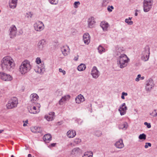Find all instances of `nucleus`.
Masks as SVG:
<instances>
[{"instance_id":"obj_29","label":"nucleus","mask_w":157,"mask_h":157,"mask_svg":"<svg viewBox=\"0 0 157 157\" xmlns=\"http://www.w3.org/2000/svg\"><path fill=\"white\" fill-rule=\"evenodd\" d=\"M86 68V65L83 63L80 64L77 67V69L79 71L84 70Z\"/></svg>"},{"instance_id":"obj_51","label":"nucleus","mask_w":157,"mask_h":157,"mask_svg":"<svg viewBox=\"0 0 157 157\" xmlns=\"http://www.w3.org/2000/svg\"><path fill=\"white\" fill-rule=\"evenodd\" d=\"M140 77H141V75L140 74L138 75L137 78L135 79V81L136 82H138L139 81Z\"/></svg>"},{"instance_id":"obj_4","label":"nucleus","mask_w":157,"mask_h":157,"mask_svg":"<svg viewBox=\"0 0 157 157\" xmlns=\"http://www.w3.org/2000/svg\"><path fill=\"white\" fill-rule=\"evenodd\" d=\"M18 101L17 98L13 97L11 98L8 101L6 104L7 108L12 109L17 107Z\"/></svg>"},{"instance_id":"obj_38","label":"nucleus","mask_w":157,"mask_h":157,"mask_svg":"<svg viewBox=\"0 0 157 157\" xmlns=\"http://www.w3.org/2000/svg\"><path fill=\"white\" fill-rule=\"evenodd\" d=\"M33 14L30 12H28L26 13L25 17L27 18H31L32 17Z\"/></svg>"},{"instance_id":"obj_54","label":"nucleus","mask_w":157,"mask_h":157,"mask_svg":"<svg viewBox=\"0 0 157 157\" xmlns=\"http://www.w3.org/2000/svg\"><path fill=\"white\" fill-rule=\"evenodd\" d=\"M122 94L123 95V96H127L128 95V94L127 93H125L124 92H123L122 93Z\"/></svg>"},{"instance_id":"obj_28","label":"nucleus","mask_w":157,"mask_h":157,"mask_svg":"<svg viewBox=\"0 0 157 157\" xmlns=\"http://www.w3.org/2000/svg\"><path fill=\"white\" fill-rule=\"evenodd\" d=\"M128 124L126 122H124L122 124H120L119 126L120 129L126 130L128 127Z\"/></svg>"},{"instance_id":"obj_17","label":"nucleus","mask_w":157,"mask_h":157,"mask_svg":"<svg viewBox=\"0 0 157 157\" xmlns=\"http://www.w3.org/2000/svg\"><path fill=\"white\" fill-rule=\"evenodd\" d=\"M95 21L94 17H91L89 18L88 21V26L90 28L93 27L95 25Z\"/></svg>"},{"instance_id":"obj_60","label":"nucleus","mask_w":157,"mask_h":157,"mask_svg":"<svg viewBox=\"0 0 157 157\" xmlns=\"http://www.w3.org/2000/svg\"><path fill=\"white\" fill-rule=\"evenodd\" d=\"M4 130H0V134L2 132H3Z\"/></svg>"},{"instance_id":"obj_59","label":"nucleus","mask_w":157,"mask_h":157,"mask_svg":"<svg viewBox=\"0 0 157 157\" xmlns=\"http://www.w3.org/2000/svg\"><path fill=\"white\" fill-rule=\"evenodd\" d=\"M138 13H137L136 12L135 13V16H137Z\"/></svg>"},{"instance_id":"obj_36","label":"nucleus","mask_w":157,"mask_h":157,"mask_svg":"<svg viewBox=\"0 0 157 157\" xmlns=\"http://www.w3.org/2000/svg\"><path fill=\"white\" fill-rule=\"evenodd\" d=\"M79 150V148L78 147L74 148L72 150L71 153L73 155L75 154L78 153Z\"/></svg>"},{"instance_id":"obj_13","label":"nucleus","mask_w":157,"mask_h":157,"mask_svg":"<svg viewBox=\"0 0 157 157\" xmlns=\"http://www.w3.org/2000/svg\"><path fill=\"white\" fill-rule=\"evenodd\" d=\"M127 109V107L125 106V103H124L120 106L118 111L120 112L121 115L122 116L126 113Z\"/></svg>"},{"instance_id":"obj_1","label":"nucleus","mask_w":157,"mask_h":157,"mask_svg":"<svg viewBox=\"0 0 157 157\" xmlns=\"http://www.w3.org/2000/svg\"><path fill=\"white\" fill-rule=\"evenodd\" d=\"M1 67L6 71H12L15 66L14 61L10 56H7L4 57L1 61Z\"/></svg>"},{"instance_id":"obj_22","label":"nucleus","mask_w":157,"mask_h":157,"mask_svg":"<svg viewBox=\"0 0 157 157\" xmlns=\"http://www.w3.org/2000/svg\"><path fill=\"white\" fill-rule=\"evenodd\" d=\"M115 146L117 148H118L121 149L123 148L124 147V145L123 143L122 140L120 139L115 143Z\"/></svg>"},{"instance_id":"obj_25","label":"nucleus","mask_w":157,"mask_h":157,"mask_svg":"<svg viewBox=\"0 0 157 157\" xmlns=\"http://www.w3.org/2000/svg\"><path fill=\"white\" fill-rule=\"evenodd\" d=\"M52 136L50 134H47L44 135L43 137V139L46 143H48L51 141Z\"/></svg>"},{"instance_id":"obj_6","label":"nucleus","mask_w":157,"mask_h":157,"mask_svg":"<svg viewBox=\"0 0 157 157\" xmlns=\"http://www.w3.org/2000/svg\"><path fill=\"white\" fill-rule=\"evenodd\" d=\"M153 0H144V11L145 12L149 11L152 8Z\"/></svg>"},{"instance_id":"obj_12","label":"nucleus","mask_w":157,"mask_h":157,"mask_svg":"<svg viewBox=\"0 0 157 157\" xmlns=\"http://www.w3.org/2000/svg\"><path fill=\"white\" fill-rule=\"evenodd\" d=\"M29 112L31 113L36 114L39 112V109H37V108L34 104L33 105H31L28 108Z\"/></svg>"},{"instance_id":"obj_39","label":"nucleus","mask_w":157,"mask_h":157,"mask_svg":"<svg viewBox=\"0 0 157 157\" xmlns=\"http://www.w3.org/2000/svg\"><path fill=\"white\" fill-rule=\"evenodd\" d=\"M70 96L69 95H66L63 97L62 99L64 100V101H67L69 100L70 98Z\"/></svg>"},{"instance_id":"obj_5","label":"nucleus","mask_w":157,"mask_h":157,"mask_svg":"<svg viewBox=\"0 0 157 157\" xmlns=\"http://www.w3.org/2000/svg\"><path fill=\"white\" fill-rule=\"evenodd\" d=\"M149 48L148 46H146L144 48L141 55V59L144 61H146L148 60L149 54Z\"/></svg>"},{"instance_id":"obj_10","label":"nucleus","mask_w":157,"mask_h":157,"mask_svg":"<svg viewBox=\"0 0 157 157\" xmlns=\"http://www.w3.org/2000/svg\"><path fill=\"white\" fill-rule=\"evenodd\" d=\"M91 75L92 77L95 79L97 78L100 75V72L96 66H94L91 72Z\"/></svg>"},{"instance_id":"obj_47","label":"nucleus","mask_w":157,"mask_h":157,"mask_svg":"<svg viewBox=\"0 0 157 157\" xmlns=\"http://www.w3.org/2000/svg\"><path fill=\"white\" fill-rule=\"evenodd\" d=\"M101 134V132L100 131H97L95 133V135L98 137L100 136Z\"/></svg>"},{"instance_id":"obj_31","label":"nucleus","mask_w":157,"mask_h":157,"mask_svg":"<svg viewBox=\"0 0 157 157\" xmlns=\"http://www.w3.org/2000/svg\"><path fill=\"white\" fill-rule=\"evenodd\" d=\"M98 52L100 54H102L103 52H105V48L101 45H99L98 48Z\"/></svg>"},{"instance_id":"obj_61","label":"nucleus","mask_w":157,"mask_h":157,"mask_svg":"<svg viewBox=\"0 0 157 157\" xmlns=\"http://www.w3.org/2000/svg\"><path fill=\"white\" fill-rule=\"evenodd\" d=\"M11 157H14L13 156V155H12L11 156Z\"/></svg>"},{"instance_id":"obj_34","label":"nucleus","mask_w":157,"mask_h":157,"mask_svg":"<svg viewBox=\"0 0 157 157\" xmlns=\"http://www.w3.org/2000/svg\"><path fill=\"white\" fill-rule=\"evenodd\" d=\"M35 131H33V132L35 133H40L42 131V129L40 127H35L34 128Z\"/></svg>"},{"instance_id":"obj_42","label":"nucleus","mask_w":157,"mask_h":157,"mask_svg":"<svg viewBox=\"0 0 157 157\" xmlns=\"http://www.w3.org/2000/svg\"><path fill=\"white\" fill-rule=\"evenodd\" d=\"M34 104L35 105L36 107L37 108V110H38V109H39L40 112V104L37 103L36 102H35V103H34Z\"/></svg>"},{"instance_id":"obj_44","label":"nucleus","mask_w":157,"mask_h":157,"mask_svg":"<svg viewBox=\"0 0 157 157\" xmlns=\"http://www.w3.org/2000/svg\"><path fill=\"white\" fill-rule=\"evenodd\" d=\"M114 7L113 6H108L107 7V10L109 12H111L112 11V10L113 9Z\"/></svg>"},{"instance_id":"obj_57","label":"nucleus","mask_w":157,"mask_h":157,"mask_svg":"<svg viewBox=\"0 0 157 157\" xmlns=\"http://www.w3.org/2000/svg\"><path fill=\"white\" fill-rule=\"evenodd\" d=\"M140 78L141 79L143 80V79H144V76H142V77L141 76V77H140Z\"/></svg>"},{"instance_id":"obj_14","label":"nucleus","mask_w":157,"mask_h":157,"mask_svg":"<svg viewBox=\"0 0 157 157\" xmlns=\"http://www.w3.org/2000/svg\"><path fill=\"white\" fill-rule=\"evenodd\" d=\"M55 117V113L50 112L48 114L45 115L44 118L48 121H51L53 120Z\"/></svg>"},{"instance_id":"obj_55","label":"nucleus","mask_w":157,"mask_h":157,"mask_svg":"<svg viewBox=\"0 0 157 157\" xmlns=\"http://www.w3.org/2000/svg\"><path fill=\"white\" fill-rule=\"evenodd\" d=\"M121 98L123 99H125L124 96H123L122 94L121 95Z\"/></svg>"},{"instance_id":"obj_9","label":"nucleus","mask_w":157,"mask_h":157,"mask_svg":"<svg viewBox=\"0 0 157 157\" xmlns=\"http://www.w3.org/2000/svg\"><path fill=\"white\" fill-rule=\"evenodd\" d=\"M0 78L2 80L6 81H10L13 79L12 77L10 75L3 72L0 73Z\"/></svg>"},{"instance_id":"obj_20","label":"nucleus","mask_w":157,"mask_h":157,"mask_svg":"<svg viewBox=\"0 0 157 157\" xmlns=\"http://www.w3.org/2000/svg\"><path fill=\"white\" fill-rule=\"evenodd\" d=\"M18 0H9V6L11 9L15 8L17 6Z\"/></svg>"},{"instance_id":"obj_26","label":"nucleus","mask_w":157,"mask_h":157,"mask_svg":"<svg viewBox=\"0 0 157 157\" xmlns=\"http://www.w3.org/2000/svg\"><path fill=\"white\" fill-rule=\"evenodd\" d=\"M42 66H38L37 68V70L36 71L40 74L43 73L45 71V69L44 68V63H41Z\"/></svg>"},{"instance_id":"obj_49","label":"nucleus","mask_w":157,"mask_h":157,"mask_svg":"<svg viewBox=\"0 0 157 157\" xmlns=\"http://www.w3.org/2000/svg\"><path fill=\"white\" fill-rule=\"evenodd\" d=\"M144 124L147 126L148 128H150L151 127V125L150 123H147V122H145Z\"/></svg>"},{"instance_id":"obj_7","label":"nucleus","mask_w":157,"mask_h":157,"mask_svg":"<svg viewBox=\"0 0 157 157\" xmlns=\"http://www.w3.org/2000/svg\"><path fill=\"white\" fill-rule=\"evenodd\" d=\"M9 31L10 38H13L16 36L17 31L16 26L12 25L10 27Z\"/></svg>"},{"instance_id":"obj_30","label":"nucleus","mask_w":157,"mask_h":157,"mask_svg":"<svg viewBox=\"0 0 157 157\" xmlns=\"http://www.w3.org/2000/svg\"><path fill=\"white\" fill-rule=\"evenodd\" d=\"M132 17H128V18H126L125 20V22L127 23L128 25H131L133 24V22L131 21Z\"/></svg>"},{"instance_id":"obj_50","label":"nucleus","mask_w":157,"mask_h":157,"mask_svg":"<svg viewBox=\"0 0 157 157\" xmlns=\"http://www.w3.org/2000/svg\"><path fill=\"white\" fill-rule=\"evenodd\" d=\"M59 72L63 73V75H64L66 74L65 71L62 70V68H59Z\"/></svg>"},{"instance_id":"obj_58","label":"nucleus","mask_w":157,"mask_h":157,"mask_svg":"<svg viewBox=\"0 0 157 157\" xmlns=\"http://www.w3.org/2000/svg\"><path fill=\"white\" fill-rule=\"evenodd\" d=\"M28 157H32V155L31 154H29L28 155Z\"/></svg>"},{"instance_id":"obj_19","label":"nucleus","mask_w":157,"mask_h":157,"mask_svg":"<svg viewBox=\"0 0 157 157\" xmlns=\"http://www.w3.org/2000/svg\"><path fill=\"white\" fill-rule=\"evenodd\" d=\"M69 47L67 45H64L61 48V51L62 54L64 56H67L69 51Z\"/></svg>"},{"instance_id":"obj_24","label":"nucleus","mask_w":157,"mask_h":157,"mask_svg":"<svg viewBox=\"0 0 157 157\" xmlns=\"http://www.w3.org/2000/svg\"><path fill=\"white\" fill-rule=\"evenodd\" d=\"M76 135V132L74 130H70L67 132V135L69 138H72L74 137Z\"/></svg>"},{"instance_id":"obj_46","label":"nucleus","mask_w":157,"mask_h":157,"mask_svg":"<svg viewBox=\"0 0 157 157\" xmlns=\"http://www.w3.org/2000/svg\"><path fill=\"white\" fill-rule=\"evenodd\" d=\"M36 63L37 64H39L41 63V59L39 57H37L36 58Z\"/></svg>"},{"instance_id":"obj_63","label":"nucleus","mask_w":157,"mask_h":157,"mask_svg":"<svg viewBox=\"0 0 157 157\" xmlns=\"http://www.w3.org/2000/svg\"><path fill=\"white\" fill-rule=\"evenodd\" d=\"M33 157H34V156H33Z\"/></svg>"},{"instance_id":"obj_15","label":"nucleus","mask_w":157,"mask_h":157,"mask_svg":"<svg viewBox=\"0 0 157 157\" xmlns=\"http://www.w3.org/2000/svg\"><path fill=\"white\" fill-rule=\"evenodd\" d=\"M153 81L151 79H149L147 82L146 89L147 90H150L154 86Z\"/></svg>"},{"instance_id":"obj_62","label":"nucleus","mask_w":157,"mask_h":157,"mask_svg":"<svg viewBox=\"0 0 157 157\" xmlns=\"http://www.w3.org/2000/svg\"><path fill=\"white\" fill-rule=\"evenodd\" d=\"M22 34V33H21V34Z\"/></svg>"},{"instance_id":"obj_41","label":"nucleus","mask_w":157,"mask_h":157,"mask_svg":"<svg viewBox=\"0 0 157 157\" xmlns=\"http://www.w3.org/2000/svg\"><path fill=\"white\" fill-rule=\"evenodd\" d=\"M80 2H75L74 3V7L75 8H77L78 7V5L80 4Z\"/></svg>"},{"instance_id":"obj_40","label":"nucleus","mask_w":157,"mask_h":157,"mask_svg":"<svg viewBox=\"0 0 157 157\" xmlns=\"http://www.w3.org/2000/svg\"><path fill=\"white\" fill-rule=\"evenodd\" d=\"M49 2L52 4H56L58 1V0H48Z\"/></svg>"},{"instance_id":"obj_16","label":"nucleus","mask_w":157,"mask_h":157,"mask_svg":"<svg viewBox=\"0 0 157 157\" xmlns=\"http://www.w3.org/2000/svg\"><path fill=\"white\" fill-rule=\"evenodd\" d=\"M83 40L86 44L88 45L89 44L90 42V36L88 33H86L83 34Z\"/></svg>"},{"instance_id":"obj_18","label":"nucleus","mask_w":157,"mask_h":157,"mask_svg":"<svg viewBox=\"0 0 157 157\" xmlns=\"http://www.w3.org/2000/svg\"><path fill=\"white\" fill-rule=\"evenodd\" d=\"M100 25L104 31L108 30V28L109 26L108 23L105 21H103L101 22Z\"/></svg>"},{"instance_id":"obj_3","label":"nucleus","mask_w":157,"mask_h":157,"mask_svg":"<svg viewBox=\"0 0 157 157\" xmlns=\"http://www.w3.org/2000/svg\"><path fill=\"white\" fill-rule=\"evenodd\" d=\"M31 66L29 61L25 60L21 63L19 67V71L22 74H24L29 72L31 69Z\"/></svg>"},{"instance_id":"obj_48","label":"nucleus","mask_w":157,"mask_h":157,"mask_svg":"<svg viewBox=\"0 0 157 157\" xmlns=\"http://www.w3.org/2000/svg\"><path fill=\"white\" fill-rule=\"evenodd\" d=\"M65 101H64V100L62 99V98L59 101V104L60 105H62L63 103Z\"/></svg>"},{"instance_id":"obj_21","label":"nucleus","mask_w":157,"mask_h":157,"mask_svg":"<svg viewBox=\"0 0 157 157\" xmlns=\"http://www.w3.org/2000/svg\"><path fill=\"white\" fill-rule=\"evenodd\" d=\"M39 96L36 93L32 94L30 96V101L33 103H35L36 102V101L38 100Z\"/></svg>"},{"instance_id":"obj_33","label":"nucleus","mask_w":157,"mask_h":157,"mask_svg":"<svg viewBox=\"0 0 157 157\" xmlns=\"http://www.w3.org/2000/svg\"><path fill=\"white\" fill-rule=\"evenodd\" d=\"M150 115L155 117L157 116V109H154L150 113Z\"/></svg>"},{"instance_id":"obj_23","label":"nucleus","mask_w":157,"mask_h":157,"mask_svg":"<svg viewBox=\"0 0 157 157\" xmlns=\"http://www.w3.org/2000/svg\"><path fill=\"white\" fill-rule=\"evenodd\" d=\"M85 101V98L83 95L80 94L75 98V101L77 103L79 104Z\"/></svg>"},{"instance_id":"obj_52","label":"nucleus","mask_w":157,"mask_h":157,"mask_svg":"<svg viewBox=\"0 0 157 157\" xmlns=\"http://www.w3.org/2000/svg\"><path fill=\"white\" fill-rule=\"evenodd\" d=\"M23 122H24L23 124V126L25 127V126H26L27 125V124L28 123V120H26L25 122L24 121H23Z\"/></svg>"},{"instance_id":"obj_37","label":"nucleus","mask_w":157,"mask_h":157,"mask_svg":"<svg viewBox=\"0 0 157 157\" xmlns=\"http://www.w3.org/2000/svg\"><path fill=\"white\" fill-rule=\"evenodd\" d=\"M146 135L144 134H140L139 136V138L140 140H145L146 139Z\"/></svg>"},{"instance_id":"obj_43","label":"nucleus","mask_w":157,"mask_h":157,"mask_svg":"<svg viewBox=\"0 0 157 157\" xmlns=\"http://www.w3.org/2000/svg\"><path fill=\"white\" fill-rule=\"evenodd\" d=\"M74 142L76 144H77L81 142V140L79 138H76L74 140Z\"/></svg>"},{"instance_id":"obj_45","label":"nucleus","mask_w":157,"mask_h":157,"mask_svg":"<svg viewBox=\"0 0 157 157\" xmlns=\"http://www.w3.org/2000/svg\"><path fill=\"white\" fill-rule=\"evenodd\" d=\"M151 144L150 143H146L144 147L145 148H147L148 146L151 147Z\"/></svg>"},{"instance_id":"obj_53","label":"nucleus","mask_w":157,"mask_h":157,"mask_svg":"<svg viewBox=\"0 0 157 157\" xmlns=\"http://www.w3.org/2000/svg\"><path fill=\"white\" fill-rule=\"evenodd\" d=\"M56 144V143H52L49 146V147H54Z\"/></svg>"},{"instance_id":"obj_35","label":"nucleus","mask_w":157,"mask_h":157,"mask_svg":"<svg viewBox=\"0 0 157 157\" xmlns=\"http://www.w3.org/2000/svg\"><path fill=\"white\" fill-rule=\"evenodd\" d=\"M102 0V6H106L111 2V0Z\"/></svg>"},{"instance_id":"obj_8","label":"nucleus","mask_w":157,"mask_h":157,"mask_svg":"<svg viewBox=\"0 0 157 157\" xmlns=\"http://www.w3.org/2000/svg\"><path fill=\"white\" fill-rule=\"evenodd\" d=\"M34 30L38 32H41L44 29V25L43 23L41 21L36 22L33 25Z\"/></svg>"},{"instance_id":"obj_27","label":"nucleus","mask_w":157,"mask_h":157,"mask_svg":"<svg viewBox=\"0 0 157 157\" xmlns=\"http://www.w3.org/2000/svg\"><path fill=\"white\" fill-rule=\"evenodd\" d=\"M124 51L123 48L122 47H117L116 48V54L117 56L120 55L121 54V52H123Z\"/></svg>"},{"instance_id":"obj_2","label":"nucleus","mask_w":157,"mask_h":157,"mask_svg":"<svg viewBox=\"0 0 157 157\" xmlns=\"http://www.w3.org/2000/svg\"><path fill=\"white\" fill-rule=\"evenodd\" d=\"M129 61V59L125 54H121L117 59L118 66L121 68H122L126 67Z\"/></svg>"},{"instance_id":"obj_56","label":"nucleus","mask_w":157,"mask_h":157,"mask_svg":"<svg viewBox=\"0 0 157 157\" xmlns=\"http://www.w3.org/2000/svg\"><path fill=\"white\" fill-rule=\"evenodd\" d=\"M78 59V57H75L74 59L75 61H77V60Z\"/></svg>"},{"instance_id":"obj_11","label":"nucleus","mask_w":157,"mask_h":157,"mask_svg":"<svg viewBox=\"0 0 157 157\" xmlns=\"http://www.w3.org/2000/svg\"><path fill=\"white\" fill-rule=\"evenodd\" d=\"M46 44V40L43 39L39 40L37 44L38 49L41 51L43 50Z\"/></svg>"},{"instance_id":"obj_32","label":"nucleus","mask_w":157,"mask_h":157,"mask_svg":"<svg viewBox=\"0 0 157 157\" xmlns=\"http://www.w3.org/2000/svg\"><path fill=\"white\" fill-rule=\"evenodd\" d=\"M82 157H93V152L92 151L85 152Z\"/></svg>"}]
</instances>
